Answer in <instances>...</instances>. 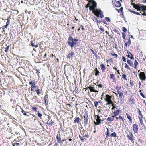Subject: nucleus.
Masks as SVG:
<instances>
[{
  "label": "nucleus",
  "mask_w": 146,
  "mask_h": 146,
  "mask_svg": "<svg viewBox=\"0 0 146 146\" xmlns=\"http://www.w3.org/2000/svg\"><path fill=\"white\" fill-rule=\"evenodd\" d=\"M38 115L39 117L41 118L42 116V114L39 112L38 113Z\"/></svg>",
  "instance_id": "obj_49"
},
{
  "label": "nucleus",
  "mask_w": 146,
  "mask_h": 146,
  "mask_svg": "<svg viewBox=\"0 0 146 146\" xmlns=\"http://www.w3.org/2000/svg\"><path fill=\"white\" fill-rule=\"evenodd\" d=\"M113 119H107V121H113Z\"/></svg>",
  "instance_id": "obj_64"
},
{
  "label": "nucleus",
  "mask_w": 146,
  "mask_h": 146,
  "mask_svg": "<svg viewBox=\"0 0 146 146\" xmlns=\"http://www.w3.org/2000/svg\"><path fill=\"white\" fill-rule=\"evenodd\" d=\"M78 41L77 39H74V46H78V44L76 42Z\"/></svg>",
  "instance_id": "obj_15"
},
{
  "label": "nucleus",
  "mask_w": 146,
  "mask_h": 146,
  "mask_svg": "<svg viewBox=\"0 0 146 146\" xmlns=\"http://www.w3.org/2000/svg\"><path fill=\"white\" fill-rule=\"evenodd\" d=\"M78 107H79V105H78L77 104H76V105L75 106V108L76 109V112H77L78 111Z\"/></svg>",
  "instance_id": "obj_36"
},
{
  "label": "nucleus",
  "mask_w": 146,
  "mask_h": 146,
  "mask_svg": "<svg viewBox=\"0 0 146 146\" xmlns=\"http://www.w3.org/2000/svg\"><path fill=\"white\" fill-rule=\"evenodd\" d=\"M21 112L24 115L26 116L27 115L26 112L24 110H22Z\"/></svg>",
  "instance_id": "obj_37"
},
{
  "label": "nucleus",
  "mask_w": 146,
  "mask_h": 146,
  "mask_svg": "<svg viewBox=\"0 0 146 146\" xmlns=\"http://www.w3.org/2000/svg\"><path fill=\"white\" fill-rule=\"evenodd\" d=\"M56 138L57 141L59 142L61 140V139L60 137H59L58 135H57L56 136Z\"/></svg>",
  "instance_id": "obj_39"
},
{
  "label": "nucleus",
  "mask_w": 146,
  "mask_h": 146,
  "mask_svg": "<svg viewBox=\"0 0 146 146\" xmlns=\"http://www.w3.org/2000/svg\"><path fill=\"white\" fill-rule=\"evenodd\" d=\"M131 43V41L129 38L128 40V46L130 45Z\"/></svg>",
  "instance_id": "obj_48"
},
{
  "label": "nucleus",
  "mask_w": 146,
  "mask_h": 146,
  "mask_svg": "<svg viewBox=\"0 0 146 146\" xmlns=\"http://www.w3.org/2000/svg\"><path fill=\"white\" fill-rule=\"evenodd\" d=\"M98 86V88H102V85L101 84H100L99 85H96V86Z\"/></svg>",
  "instance_id": "obj_59"
},
{
  "label": "nucleus",
  "mask_w": 146,
  "mask_h": 146,
  "mask_svg": "<svg viewBox=\"0 0 146 146\" xmlns=\"http://www.w3.org/2000/svg\"><path fill=\"white\" fill-rule=\"evenodd\" d=\"M46 121L47 124L48 125H51L53 123V121L52 119H47Z\"/></svg>",
  "instance_id": "obj_16"
},
{
  "label": "nucleus",
  "mask_w": 146,
  "mask_h": 146,
  "mask_svg": "<svg viewBox=\"0 0 146 146\" xmlns=\"http://www.w3.org/2000/svg\"><path fill=\"white\" fill-rule=\"evenodd\" d=\"M80 119H75L74 121L75 122H78L79 121V120Z\"/></svg>",
  "instance_id": "obj_58"
},
{
  "label": "nucleus",
  "mask_w": 146,
  "mask_h": 146,
  "mask_svg": "<svg viewBox=\"0 0 146 146\" xmlns=\"http://www.w3.org/2000/svg\"><path fill=\"white\" fill-rule=\"evenodd\" d=\"M129 102L131 105L134 104H135L134 100L133 98H130L129 100Z\"/></svg>",
  "instance_id": "obj_13"
},
{
  "label": "nucleus",
  "mask_w": 146,
  "mask_h": 146,
  "mask_svg": "<svg viewBox=\"0 0 146 146\" xmlns=\"http://www.w3.org/2000/svg\"><path fill=\"white\" fill-rule=\"evenodd\" d=\"M123 35V39H125V37L126 36V35L124 33H122Z\"/></svg>",
  "instance_id": "obj_42"
},
{
  "label": "nucleus",
  "mask_w": 146,
  "mask_h": 146,
  "mask_svg": "<svg viewBox=\"0 0 146 146\" xmlns=\"http://www.w3.org/2000/svg\"><path fill=\"white\" fill-rule=\"evenodd\" d=\"M75 92L77 93H79V90H78L77 89V90H76V88H75Z\"/></svg>",
  "instance_id": "obj_60"
},
{
  "label": "nucleus",
  "mask_w": 146,
  "mask_h": 146,
  "mask_svg": "<svg viewBox=\"0 0 146 146\" xmlns=\"http://www.w3.org/2000/svg\"><path fill=\"white\" fill-rule=\"evenodd\" d=\"M117 94L119 95V96L121 97V99L122 100V97L123 96V93L121 91L117 90Z\"/></svg>",
  "instance_id": "obj_18"
},
{
  "label": "nucleus",
  "mask_w": 146,
  "mask_h": 146,
  "mask_svg": "<svg viewBox=\"0 0 146 146\" xmlns=\"http://www.w3.org/2000/svg\"><path fill=\"white\" fill-rule=\"evenodd\" d=\"M134 65H137L138 64V63L137 62V61L136 60L134 61Z\"/></svg>",
  "instance_id": "obj_50"
},
{
  "label": "nucleus",
  "mask_w": 146,
  "mask_h": 146,
  "mask_svg": "<svg viewBox=\"0 0 146 146\" xmlns=\"http://www.w3.org/2000/svg\"><path fill=\"white\" fill-rule=\"evenodd\" d=\"M94 19L93 20L95 21V22H97V23H100L101 22V21L100 20L99 21H98L97 18H96V17H94Z\"/></svg>",
  "instance_id": "obj_31"
},
{
  "label": "nucleus",
  "mask_w": 146,
  "mask_h": 146,
  "mask_svg": "<svg viewBox=\"0 0 146 146\" xmlns=\"http://www.w3.org/2000/svg\"><path fill=\"white\" fill-rule=\"evenodd\" d=\"M121 88L120 87H119L117 86L116 87V89L117 90L121 89Z\"/></svg>",
  "instance_id": "obj_62"
},
{
  "label": "nucleus",
  "mask_w": 146,
  "mask_h": 146,
  "mask_svg": "<svg viewBox=\"0 0 146 146\" xmlns=\"http://www.w3.org/2000/svg\"><path fill=\"white\" fill-rule=\"evenodd\" d=\"M116 3L117 5L115 6L117 7H119L121 5V4L119 1H116Z\"/></svg>",
  "instance_id": "obj_19"
},
{
  "label": "nucleus",
  "mask_w": 146,
  "mask_h": 146,
  "mask_svg": "<svg viewBox=\"0 0 146 146\" xmlns=\"http://www.w3.org/2000/svg\"><path fill=\"white\" fill-rule=\"evenodd\" d=\"M119 110H117L115 111L114 112V115L115 117L118 114H119Z\"/></svg>",
  "instance_id": "obj_24"
},
{
  "label": "nucleus",
  "mask_w": 146,
  "mask_h": 146,
  "mask_svg": "<svg viewBox=\"0 0 146 146\" xmlns=\"http://www.w3.org/2000/svg\"><path fill=\"white\" fill-rule=\"evenodd\" d=\"M141 5L139 4H135L134 6L133 7L137 9V8H140V7Z\"/></svg>",
  "instance_id": "obj_25"
},
{
  "label": "nucleus",
  "mask_w": 146,
  "mask_h": 146,
  "mask_svg": "<svg viewBox=\"0 0 146 146\" xmlns=\"http://www.w3.org/2000/svg\"><path fill=\"white\" fill-rule=\"evenodd\" d=\"M139 121L141 125H142L143 124V122L142 120V119H139Z\"/></svg>",
  "instance_id": "obj_47"
},
{
  "label": "nucleus",
  "mask_w": 146,
  "mask_h": 146,
  "mask_svg": "<svg viewBox=\"0 0 146 146\" xmlns=\"http://www.w3.org/2000/svg\"><path fill=\"white\" fill-rule=\"evenodd\" d=\"M84 126H86L88 123V119H84L83 122Z\"/></svg>",
  "instance_id": "obj_23"
},
{
  "label": "nucleus",
  "mask_w": 146,
  "mask_h": 146,
  "mask_svg": "<svg viewBox=\"0 0 146 146\" xmlns=\"http://www.w3.org/2000/svg\"><path fill=\"white\" fill-rule=\"evenodd\" d=\"M123 32H125L127 31V29L124 27H123V29L122 30Z\"/></svg>",
  "instance_id": "obj_46"
},
{
  "label": "nucleus",
  "mask_w": 146,
  "mask_h": 146,
  "mask_svg": "<svg viewBox=\"0 0 146 146\" xmlns=\"http://www.w3.org/2000/svg\"><path fill=\"white\" fill-rule=\"evenodd\" d=\"M111 104L112 105V110H113L114 109H115V107L114 106V104L113 103V102H112V104Z\"/></svg>",
  "instance_id": "obj_45"
},
{
  "label": "nucleus",
  "mask_w": 146,
  "mask_h": 146,
  "mask_svg": "<svg viewBox=\"0 0 146 146\" xmlns=\"http://www.w3.org/2000/svg\"><path fill=\"white\" fill-rule=\"evenodd\" d=\"M97 6V3L96 2H95L93 3L92 5V7L94 9L93 10H96L97 9L96 7Z\"/></svg>",
  "instance_id": "obj_11"
},
{
  "label": "nucleus",
  "mask_w": 146,
  "mask_h": 146,
  "mask_svg": "<svg viewBox=\"0 0 146 146\" xmlns=\"http://www.w3.org/2000/svg\"><path fill=\"white\" fill-rule=\"evenodd\" d=\"M140 94L143 97L145 98V96L142 93H141Z\"/></svg>",
  "instance_id": "obj_56"
},
{
  "label": "nucleus",
  "mask_w": 146,
  "mask_h": 146,
  "mask_svg": "<svg viewBox=\"0 0 146 146\" xmlns=\"http://www.w3.org/2000/svg\"><path fill=\"white\" fill-rule=\"evenodd\" d=\"M100 29L102 32H103L104 31V29L102 27H100Z\"/></svg>",
  "instance_id": "obj_53"
},
{
  "label": "nucleus",
  "mask_w": 146,
  "mask_h": 146,
  "mask_svg": "<svg viewBox=\"0 0 146 146\" xmlns=\"http://www.w3.org/2000/svg\"><path fill=\"white\" fill-rule=\"evenodd\" d=\"M36 84L35 83V84H34L33 85H31V90L32 91H34V88H35L37 87L38 88V87L37 86H36Z\"/></svg>",
  "instance_id": "obj_8"
},
{
  "label": "nucleus",
  "mask_w": 146,
  "mask_h": 146,
  "mask_svg": "<svg viewBox=\"0 0 146 146\" xmlns=\"http://www.w3.org/2000/svg\"><path fill=\"white\" fill-rule=\"evenodd\" d=\"M98 102H97V101H95V102H94V106H95L96 107H97V106H98Z\"/></svg>",
  "instance_id": "obj_41"
},
{
  "label": "nucleus",
  "mask_w": 146,
  "mask_h": 146,
  "mask_svg": "<svg viewBox=\"0 0 146 146\" xmlns=\"http://www.w3.org/2000/svg\"><path fill=\"white\" fill-rule=\"evenodd\" d=\"M125 67L126 68L129 69V70H130V68L127 65L126 63H125Z\"/></svg>",
  "instance_id": "obj_44"
},
{
  "label": "nucleus",
  "mask_w": 146,
  "mask_h": 146,
  "mask_svg": "<svg viewBox=\"0 0 146 146\" xmlns=\"http://www.w3.org/2000/svg\"><path fill=\"white\" fill-rule=\"evenodd\" d=\"M127 63L129 64L131 66H133V65L131 61L129 60H127Z\"/></svg>",
  "instance_id": "obj_21"
},
{
  "label": "nucleus",
  "mask_w": 146,
  "mask_h": 146,
  "mask_svg": "<svg viewBox=\"0 0 146 146\" xmlns=\"http://www.w3.org/2000/svg\"><path fill=\"white\" fill-rule=\"evenodd\" d=\"M110 136L111 137H117V135L116 133L114 132L111 134L110 135Z\"/></svg>",
  "instance_id": "obj_29"
},
{
  "label": "nucleus",
  "mask_w": 146,
  "mask_h": 146,
  "mask_svg": "<svg viewBox=\"0 0 146 146\" xmlns=\"http://www.w3.org/2000/svg\"><path fill=\"white\" fill-rule=\"evenodd\" d=\"M127 117L128 119H131V117L129 115L126 114Z\"/></svg>",
  "instance_id": "obj_55"
},
{
  "label": "nucleus",
  "mask_w": 146,
  "mask_h": 146,
  "mask_svg": "<svg viewBox=\"0 0 146 146\" xmlns=\"http://www.w3.org/2000/svg\"><path fill=\"white\" fill-rule=\"evenodd\" d=\"M100 67L101 68L102 72L105 69V67L104 65L103 64H101L100 65Z\"/></svg>",
  "instance_id": "obj_22"
},
{
  "label": "nucleus",
  "mask_w": 146,
  "mask_h": 146,
  "mask_svg": "<svg viewBox=\"0 0 146 146\" xmlns=\"http://www.w3.org/2000/svg\"><path fill=\"white\" fill-rule=\"evenodd\" d=\"M32 109L33 110H34L35 112H36L37 110V109L36 107H33L32 108Z\"/></svg>",
  "instance_id": "obj_32"
},
{
  "label": "nucleus",
  "mask_w": 146,
  "mask_h": 146,
  "mask_svg": "<svg viewBox=\"0 0 146 146\" xmlns=\"http://www.w3.org/2000/svg\"><path fill=\"white\" fill-rule=\"evenodd\" d=\"M40 89L39 88H37V90H36V92L37 94L38 95H39L40 94Z\"/></svg>",
  "instance_id": "obj_34"
},
{
  "label": "nucleus",
  "mask_w": 146,
  "mask_h": 146,
  "mask_svg": "<svg viewBox=\"0 0 146 146\" xmlns=\"http://www.w3.org/2000/svg\"><path fill=\"white\" fill-rule=\"evenodd\" d=\"M96 70H95V75L97 76L99 74V71L97 70V68H96Z\"/></svg>",
  "instance_id": "obj_33"
},
{
  "label": "nucleus",
  "mask_w": 146,
  "mask_h": 146,
  "mask_svg": "<svg viewBox=\"0 0 146 146\" xmlns=\"http://www.w3.org/2000/svg\"><path fill=\"white\" fill-rule=\"evenodd\" d=\"M68 44L71 46L73 47V38L72 37L70 36L68 38Z\"/></svg>",
  "instance_id": "obj_4"
},
{
  "label": "nucleus",
  "mask_w": 146,
  "mask_h": 146,
  "mask_svg": "<svg viewBox=\"0 0 146 146\" xmlns=\"http://www.w3.org/2000/svg\"><path fill=\"white\" fill-rule=\"evenodd\" d=\"M88 88L89 89L91 92H94L95 90V88L93 87H92L91 86L88 87Z\"/></svg>",
  "instance_id": "obj_12"
},
{
  "label": "nucleus",
  "mask_w": 146,
  "mask_h": 146,
  "mask_svg": "<svg viewBox=\"0 0 146 146\" xmlns=\"http://www.w3.org/2000/svg\"><path fill=\"white\" fill-rule=\"evenodd\" d=\"M121 88L120 87H119L117 86L116 87V89L117 90L121 89Z\"/></svg>",
  "instance_id": "obj_63"
},
{
  "label": "nucleus",
  "mask_w": 146,
  "mask_h": 146,
  "mask_svg": "<svg viewBox=\"0 0 146 146\" xmlns=\"http://www.w3.org/2000/svg\"><path fill=\"white\" fill-rule=\"evenodd\" d=\"M127 53H128V55L127 56L129 58L131 59H132L133 58L134 59V57L133 56L132 54L130 52H129Z\"/></svg>",
  "instance_id": "obj_20"
},
{
  "label": "nucleus",
  "mask_w": 146,
  "mask_h": 146,
  "mask_svg": "<svg viewBox=\"0 0 146 146\" xmlns=\"http://www.w3.org/2000/svg\"><path fill=\"white\" fill-rule=\"evenodd\" d=\"M73 56V52H72L69 53L68 55L67 56V57L68 59L69 58L70 59V58L72 59V58Z\"/></svg>",
  "instance_id": "obj_10"
},
{
  "label": "nucleus",
  "mask_w": 146,
  "mask_h": 146,
  "mask_svg": "<svg viewBox=\"0 0 146 146\" xmlns=\"http://www.w3.org/2000/svg\"><path fill=\"white\" fill-rule=\"evenodd\" d=\"M122 59L123 61H124V62L126 61V58L125 57L123 56L122 57Z\"/></svg>",
  "instance_id": "obj_54"
},
{
  "label": "nucleus",
  "mask_w": 146,
  "mask_h": 146,
  "mask_svg": "<svg viewBox=\"0 0 146 146\" xmlns=\"http://www.w3.org/2000/svg\"><path fill=\"white\" fill-rule=\"evenodd\" d=\"M130 84L131 86H133V81H131V80L130 82Z\"/></svg>",
  "instance_id": "obj_57"
},
{
  "label": "nucleus",
  "mask_w": 146,
  "mask_h": 146,
  "mask_svg": "<svg viewBox=\"0 0 146 146\" xmlns=\"http://www.w3.org/2000/svg\"><path fill=\"white\" fill-rule=\"evenodd\" d=\"M29 84L31 85H33L36 83L34 80H32L31 79H30L29 80Z\"/></svg>",
  "instance_id": "obj_7"
},
{
  "label": "nucleus",
  "mask_w": 146,
  "mask_h": 146,
  "mask_svg": "<svg viewBox=\"0 0 146 146\" xmlns=\"http://www.w3.org/2000/svg\"><path fill=\"white\" fill-rule=\"evenodd\" d=\"M105 19L107 21H109V22H110V18L109 17H106Z\"/></svg>",
  "instance_id": "obj_43"
},
{
  "label": "nucleus",
  "mask_w": 146,
  "mask_h": 146,
  "mask_svg": "<svg viewBox=\"0 0 146 146\" xmlns=\"http://www.w3.org/2000/svg\"><path fill=\"white\" fill-rule=\"evenodd\" d=\"M7 27L8 26H7V25H4V26H3L2 27V28H3V29H4L5 28H7Z\"/></svg>",
  "instance_id": "obj_51"
},
{
  "label": "nucleus",
  "mask_w": 146,
  "mask_h": 146,
  "mask_svg": "<svg viewBox=\"0 0 146 146\" xmlns=\"http://www.w3.org/2000/svg\"><path fill=\"white\" fill-rule=\"evenodd\" d=\"M34 70L35 71V74H37L38 77H40L39 74L40 73L39 69H34Z\"/></svg>",
  "instance_id": "obj_17"
},
{
  "label": "nucleus",
  "mask_w": 146,
  "mask_h": 146,
  "mask_svg": "<svg viewBox=\"0 0 146 146\" xmlns=\"http://www.w3.org/2000/svg\"><path fill=\"white\" fill-rule=\"evenodd\" d=\"M92 12L98 17L103 18L104 15L103 14V12L101 10L97 9L96 10H93Z\"/></svg>",
  "instance_id": "obj_1"
},
{
  "label": "nucleus",
  "mask_w": 146,
  "mask_h": 146,
  "mask_svg": "<svg viewBox=\"0 0 146 146\" xmlns=\"http://www.w3.org/2000/svg\"><path fill=\"white\" fill-rule=\"evenodd\" d=\"M133 130L135 133L137 132L138 131L137 125L136 124H134L133 125Z\"/></svg>",
  "instance_id": "obj_6"
},
{
  "label": "nucleus",
  "mask_w": 146,
  "mask_h": 146,
  "mask_svg": "<svg viewBox=\"0 0 146 146\" xmlns=\"http://www.w3.org/2000/svg\"><path fill=\"white\" fill-rule=\"evenodd\" d=\"M126 75L125 74H124L122 75V78L124 79H125V80H127V79L126 78Z\"/></svg>",
  "instance_id": "obj_38"
},
{
  "label": "nucleus",
  "mask_w": 146,
  "mask_h": 146,
  "mask_svg": "<svg viewBox=\"0 0 146 146\" xmlns=\"http://www.w3.org/2000/svg\"><path fill=\"white\" fill-rule=\"evenodd\" d=\"M9 45H8L6 47V48H5V51L6 52H7L9 48Z\"/></svg>",
  "instance_id": "obj_35"
},
{
  "label": "nucleus",
  "mask_w": 146,
  "mask_h": 146,
  "mask_svg": "<svg viewBox=\"0 0 146 146\" xmlns=\"http://www.w3.org/2000/svg\"><path fill=\"white\" fill-rule=\"evenodd\" d=\"M133 13L137 14L138 15H140V14L139 13H138V12H135V11H134V12H133Z\"/></svg>",
  "instance_id": "obj_52"
},
{
  "label": "nucleus",
  "mask_w": 146,
  "mask_h": 146,
  "mask_svg": "<svg viewBox=\"0 0 146 146\" xmlns=\"http://www.w3.org/2000/svg\"><path fill=\"white\" fill-rule=\"evenodd\" d=\"M140 8H141L142 11L144 12L146 11V6H145L143 5H141Z\"/></svg>",
  "instance_id": "obj_9"
},
{
  "label": "nucleus",
  "mask_w": 146,
  "mask_h": 146,
  "mask_svg": "<svg viewBox=\"0 0 146 146\" xmlns=\"http://www.w3.org/2000/svg\"><path fill=\"white\" fill-rule=\"evenodd\" d=\"M7 22L6 23V25L8 26L10 24V20L9 19H7Z\"/></svg>",
  "instance_id": "obj_40"
},
{
  "label": "nucleus",
  "mask_w": 146,
  "mask_h": 146,
  "mask_svg": "<svg viewBox=\"0 0 146 146\" xmlns=\"http://www.w3.org/2000/svg\"><path fill=\"white\" fill-rule=\"evenodd\" d=\"M139 78L142 80H145L146 79V76L144 72H141L139 75Z\"/></svg>",
  "instance_id": "obj_3"
},
{
  "label": "nucleus",
  "mask_w": 146,
  "mask_h": 146,
  "mask_svg": "<svg viewBox=\"0 0 146 146\" xmlns=\"http://www.w3.org/2000/svg\"><path fill=\"white\" fill-rule=\"evenodd\" d=\"M31 46L33 47H34L35 48H37L38 47V44H36V45H34V44L33 43V42L32 41H31Z\"/></svg>",
  "instance_id": "obj_27"
},
{
  "label": "nucleus",
  "mask_w": 146,
  "mask_h": 146,
  "mask_svg": "<svg viewBox=\"0 0 146 146\" xmlns=\"http://www.w3.org/2000/svg\"><path fill=\"white\" fill-rule=\"evenodd\" d=\"M47 98H48V95L47 94H46V95L44 97V99H43L44 101V103L46 104H47L46 102V99Z\"/></svg>",
  "instance_id": "obj_26"
},
{
  "label": "nucleus",
  "mask_w": 146,
  "mask_h": 146,
  "mask_svg": "<svg viewBox=\"0 0 146 146\" xmlns=\"http://www.w3.org/2000/svg\"><path fill=\"white\" fill-rule=\"evenodd\" d=\"M114 76L115 75L113 74H110V77L111 79H115V78L114 77Z\"/></svg>",
  "instance_id": "obj_30"
},
{
  "label": "nucleus",
  "mask_w": 146,
  "mask_h": 146,
  "mask_svg": "<svg viewBox=\"0 0 146 146\" xmlns=\"http://www.w3.org/2000/svg\"><path fill=\"white\" fill-rule=\"evenodd\" d=\"M103 120H101V119H96V121H94V123L96 125H99L100 123H103Z\"/></svg>",
  "instance_id": "obj_5"
},
{
  "label": "nucleus",
  "mask_w": 146,
  "mask_h": 146,
  "mask_svg": "<svg viewBox=\"0 0 146 146\" xmlns=\"http://www.w3.org/2000/svg\"><path fill=\"white\" fill-rule=\"evenodd\" d=\"M130 135H127V137H128V139L130 140L131 141H132L133 140V135L132 133L130 132Z\"/></svg>",
  "instance_id": "obj_14"
},
{
  "label": "nucleus",
  "mask_w": 146,
  "mask_h": 146,
  "mask_svg": "<svg viewBox=\"0 0 146 146\" xmlns=\"http://www.w3.org/2000/svg\"><path fill=\"white\" fill-rule=\"evenodd\" d=\"M112 55V56H114L116 57H117L118 56L117 55L115 54H113Z\"/></svg>",
  "instance_id": "obj_61"
},
{
  "label": "nucleus",
  "mask_w": 146,
  "mask_h": 146,
  "mask_svg": "<svg viewBox=\"0 0 146 146\" xmlns=\"http://www.w3.org/2000/svg\"><path fill=\"white\" fill-rule=\"evenodd\" d=\"M105 97L106 98H105V100L108 103L107 104H111L113 102L111 100V96L108 94H107L106 95Z\"/></svg>",
  "instance_id": "obj_2"
},
{
  "label": "nucleus",
  "mask_w": 146,
  "mask_h": 146,
  "mask_svg": "<svg viewBox=\"0 0 146 146\" xmlns=\"http://www.w3.org/2000/svg\"><path fill=\"white\" fill-rule=\"evenodd\" d=\"M107 129V132H106V137H108V136H110V131L108 129V128H106Z\"/></svg>",
  "instance_id": "obj_28"
}]
</instances>
